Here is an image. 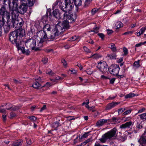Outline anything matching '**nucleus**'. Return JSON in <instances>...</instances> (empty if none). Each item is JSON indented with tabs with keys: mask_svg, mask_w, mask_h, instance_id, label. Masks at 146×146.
I'll use <instances>...</instances> for the list:
<instances>
[{
	"mask_svg": "<svg viewBox=\"0 0 146 146\" xmlns=\"http://www.w3.org/2000/svg\"><path fill=\"white\" fill-rule=\"evenodd\" d=\"M133 125V123L131 121H129L123 124L120 126V128L125 129L130 128V127Z\"/></svg>",
	"mask_w": 146,
	"mask_h": 146,
	"instance_id": "14",
	"label": "nucleus"
},
{
	"mask_svg": "<svg viewBox=\"0 0 146 146\" xmlns=\"http://www.w3.org/2000/svg\"><path fill=\"white\" fill-rule=\"evenodd\" d=\"M80 39V37L78 36H72L70 39V41H73L75 40H77L78 41Z\"/></svg>",
	"mask_w": 146,
	"mask_h": 146,
	"instance_id": "25",
	"label": "nucleus"
},
{
	"mask_svg": "<svg viewBox=\"0 0 146 146\" xmlns=\"http://www.w3.org/2000/svg\"><path fill=\"white\" fill-rule=\"evenodd\" d=\"M115 80V79L114 78L111 79L110 81V83L111 84H113L114 83Z\"/></svg>",
	"mask_w": 146,
	"mask_h": 146,
	"instance_id": "62",
	"label": "nucleus"
},
{
	"mask_svg": "<svg viewBox=\"0 0 146 146\" xmlns=\"http://www.w3.org/2000/svg\"><path fill=\"white\" fill-rule=\"evenodd\" d=\"M143 45V43H142V42H141L139 43L136 44L135 45V46L136 47H138L139 46H141L142 45Z\"/></svg>",
	"mask_w": 146,
	"mask_h": 146,
	"instance_id": "59",
	"label": "nucleus"
},
{
	"mask_svg": "<svg viewBox=\"0 0 146 146\" xmlns=\"http://www.w3.org/2000/svg\"><path fill=\"white\" fill-rule=\"evenodd\" d=\"M132 111V109H129L125 111L122 114L123 115H126L129 114L131 113Z\"/></svg>",
	"mask_w": 146,
	"mask_h": 146,
	"instance_id": "31",
	"label": "nucleus"
},
{
	"mask_svg": "<svg viewBox=\"0 0 146 146\" xmlns=\"http://www.w3.org/2000/svg\"><path fill=\"white\" fill-rule=\"evenodd\" d=\"M42 61L44 64H45L47 62L48 59L47 58H44L42 59Z\"/></svg>",
	"mask_w": 146,
	"mask_h": 146,
	"instance_id": "47",
	"label": "nucleus"
},
{
	"mask_svg": "<svg viewBox=\"0 0 146 146\" xmlns=\"http://www.w3.org/2000/svg\"><path fill=\"white\" fill-rule=\"evenodd\" d=\"M27 141V144L30 145L32 143V141L30 139H27L26 138Z\"/></svg>",
	"mask_w": 146,
	"mask_h": 146,
	"instance_id": "42",
	"label": "nucleus"
},
{
	"mask_svg": "<svg viewBox=\"0 0 146 146\" xmlns=\"http://www.w3.org/2000/svg\"><path fill=\"white\" fill-rule=\"evenodd\" d=\"M16 115L15 113H13V112L11 113L10 114V118H12L15 117V116Z\"/></svg>",
	"mask_w": 146,
	"mask_h": 146,
	"instance_id": "52",
	"label": "nucleus"
},
{
	"mask_svg": "<svg viewBox=\"0 0 146 146\" xmlns=\"http://www.w3.org/2000/svg\"><path fill=\"white\" fill-rule=\"evenodd\" d=\"M111 122L113 123L116 124L120 122L119 118H117L115 117H112L111 119Z\"/></svg>",
	"mask_w": 146,
	"mask_h": 146,
	"instance_id": "19",
	"label": "nucleus"
},
{
	"mask_svg": "<svg viewBox=\"0 0 146 146\" xmlns=\"http://www.w3.org/2000/svg\"><path fill=\"white\" fill-rule=\"evenodd\" d=\"M21 5L17 9L18 11L23 14L27 11V6L31 7L35 2V0H19Z\"/></svg>",
	"mask_w": 146,
	"mask_h": 146,
	"instance_id": "3",
	"label": "nucleus"
},
{
	"mask_svg": "<svg viewBox=\"0 0 146 146\" xmlns=\"http://www.w3.org/2000/svg\"><path fill=\"white\" fill-rule=\"evenodd\" d=\"M145 108H142L141 109L139 110L137 113H141L143 112L144 111H145Z\"/></svg>",
	"mask_w": 146,
	"mask_h": 146,
	"instance_id": "51",
	"label": "nucleus"
},
{
	"mask_svg": "<svg viewBox=\"0 0 146 146\" xmlns=\"http://www.w3.org/2000/svg\"><path fill=\"white\" fill-rule=\"evenodd\" d=\"M59 126L58 123V122H55L53 123L52 125V127L53 128V130L56 129Z\"/></svg>",
	"mask_w": 146,
	"mask_h": 146,
	"instance_id": "27",
	"label": "nucleus"
},
{
	"mask_svg": "<svg viewBox=\"0 0 146 146\" xmlns=\"http://www.w3.org/2000/svg\"><path fill=\"white\" fill-rule=\"evenodd\" d=\"M139 116L141 119L144 121L146 120V113L139 115Z\"/></svg>",
	"mask_w": 146,
	"mask_h": 146,
	"instance_id": "28",
	"label": "nucleus"
},
{
	"mask_svg": "<svg viewBox=\"0 0 146 146\" xmlns=\"http://www.w3.org/2000/svg\"><path fill=\"white\" fill-rule=\"evenodd\" d=\"M26 46L27 47H29L32 50H37V48H35L36 42V40L33 38H29L25 42Z\"/></svg>",
	"mask_w": 146,
	"mask_h": 146,
	"instance_id": "8",
	"label": "nucleus"
},
{
	"mask_svg": "<svg viewBox=\"0 0 146 146\" xmlns=\"http://www.w3.org/2000/svg\"><path fill=\"white\" fill-rule=\"evenodd\" d=\"M51 28L50 25L48 24H46L44 25L43 28V31H39L37 33V36L40 37V40L39 43L37 45L38 47H41L43 46L42 43L46 40L47 36L45 32L46 30L50 31Z\"/></svg>",
	"mask_w": 146,
	"mask_h": 146,
	"instance_id": "2",
	"label": "nucleus"
},
{
	"mask_svg": "<svg viewBox=\"0 0 146 146\" xmlns=\"http://www.w3.org/2000/svg\"><path fill=\"white\" fill-rule=\"evenodd\" d=\"M65 7H64V19L65 17H66L68 16H72L74 15L72 14V9L74 7L73 3L65 2Z\"/></svg>",
	"mask_w": 146,
	"mask_h": 146,
	"instance_id": "6",
	"label": "nucleus"
},
{
	"mask_svg": "<svg viewBox=\"0 0 146 146\" xmlns=\"http://www.w3.org/2000/svg\"><path fill=\"white\" fill-rule=\"evenodd\" d=\"M51 84L49 82H47L45 85L44 86H43L42 87L45 86L46 88H48L51 86Z\"/></svg>",
	"mask_w": 146,
	"mask_h": 146,
	"instance_id": "49",
	"label": "nucleus"
},
{
	"mask_svg": "<svg viewBox=\"0 0 146 146\" xmlns=\"http://www.w3.org/2000/svg\"><path fill=\"white\" fill-rule=\"evenodd\" d=\"M136 127L138 129H141L142 127V125L141 123H137L136 125Z\"/></svg>",
	"mask_w": 146,
	"mask_h": 146,
	"instance_id": "50",
	"label": "nucleus"
},
{
	"mask_svg": "<svg viewBox=\"0 0 146 146\" xmlns=\"http://www.w3.org/2000/svg\"><path fill=\"white\" fill-rule=\"evenodd\" d=\"M4 30L5 31H7L9 30V27L8 26H3Z\"/></svg>",
	"mask_w": 146,
	"mask_h": 146,
	"instance_id": "54",
	"label": "nucleus"
},
{
	"mask_svg": "<svg viewBox=\"0 0 146 146\" xmlns=\"http://www.w3.org/2000/svg\"><path fill=\"white\" fill-rule=\"evenodd\" d=\"M83 49L84 50L87 52L89 53L90 52V49H89L86 46H84L83 47Z\"/></svg>",
	"mask_w": 146,
	"mask_h": 146,
	"instance_id": "46",
	"label": "nucleus"
},
{
	"mask_svg": "<svg viewBox=\"0 0 146 146\" xmlns=\"http://www.w3.org/2000/svg\"><path fill=\"white\" fill-rule=\"evenodd\" d=\"M25 31L24 29H18L14 31L10 34L9 40L13 44L15 43L18 50H21V47L19 43L17 42V40L22 38L25 35Z\"/></svg>",
	"mask_w": 146,
	"mask_h": 146,
	"instance_id": "1",
	"label": "nucleus"
},
{
	"mask_svg": "<svg viewBox=\"0 0 146 146\" xmlns=\"http://www.w3.org/2000/svg\"><path fill=\"white\" fill-rule=\"evenodd\" d=\"M126 110L125 108H122L119 109L118 110V113L120 114Z\"/></svg>",
	"mask_w": 146,
	"mask_h": 146,
	"instance_id": "38",
	"label": "nucleus"
},
{
	"mask_svg": "<svg viewBox=\"0 0 146 146\" xmlns=\"http://www.w3.org/2000/svg\"><path fill=\"white\" fill-rule=\"evenodd\" d=\"M62 2H61V1L58 2V5L60 6V8L61 9L62 11H64V9L63 8V6L62 4Z\"/></svg>",
	"mask_w": 146,
	"mask_h": 146,
	"instance_id": "36",
	"label": "nucleus"
},
{
	"mask_svg": "<svg viewBox=\"0 0 146 146\" xmlns=\"http://www.w3.org/2000/svg\"><path fill=\"white\" fill-rule=\"evenodd\" d=\"M64 29L63 22L62 23L59 22L56 25V28L52 31L50 35L47 37L46 40L48 39H50L52 40L56 38L60 34Z\"/></svg>",
	"mask_w": 146,
	"mask_h": 146,
	"instance_id": "4",
	"label": "nucleus"
},
{
	"mask_svg": "<svg viewBox=\"0 0 146 146\" xmlns=\"http://www.w3.org/2000/svg\"><path fill=\"white\" fill-rule=\"evenodd\" d=\"M28 118L30 120L33 121H35L36 119V117L34 116H29Z\"/></svg>",
	"mask_w": 146,
	"mask_h": 146,
	"instance_id": "37",
	"label": "nucleus"
},
{
	"mask_svg": "<svg viewBox=\"0 0 146 146\" xmlns=\"http://www.w3.org/2000/svg\"><path fill=\"white\" fill-rule=\"evenodd\" d=\"M107 33L108 35H110L113 33V31L111 30L108 29L107 30Z\"/></svg>",
	"mask_w": 146,
	"mask_h": 146,
	"instance_id": "60",
	"label": "nucleus"
},
{
	"mask_svg": "<svg viewBox=\"0 0 146 146\" xmlns=\"http://www.w3.org/2000/svg\"><path fill=\"white\" fill-rule=\"evenodd\" d=\"M97 68L102 74H104L108 70V66L106 62L104 61H101L98 63Z\"/></svg>",
	"mask_w": 146,
	"mask_h": 146,
	"instance_id": "9",
	"label": "nucleus"
},
{
	"mask_svg": "<svg viewBox=\"0 0 146 146\" xmlns=\"http://www.w3.org/2000/svg\"><path fill=\"white\" fill-rule=\"evenodd\" d=\"M17 17V15L16 14H13L12 15V21L11 22L13 27L17 28L18 29V25L19 23V21L18 20L16 19V18Z\"/></svg>",
	"mask_w": 146,
	"mask_h": 146,
	"instance_id": "12",
	"label": "nucleus"
},
{
	"mask_svg": "<svg viewBox=\"0 0 146 146\" xmlns=\"http://www.w3.org/2000/svg\"><path fill=\"white\" fill-rule=\"evenodd\" d=\"M98 35L100 37L102 38V39H104L105 37V36L102 33H100L98 34Z\"/></svg>",
	"mask_w": 146,
	"mask_h": 146,
	"instance_id": "44",
	"label": "nucleus"
},
{
	"mask_svg": "<svg viewBox=\"0 0 146 146\" xmlns=\"http://www.w3.org/2000/svg\"><path fill=\"white\" fill-rule=\"evenodd\" d=\"M21 50L23 53L26 55H28L30 53V52L29 49H25L24 47H21Z\"/></svg>",
	"mask_w": 146,
	"mask_h": 146,
	"instance_id": "20",
	"label": "nucleus"
},
{
	"mask_svg": "<svg viewBox=\"0 0 146 146\" xmlns=\"http://www.w3.org/2000/svg\"><path fill=\"white\" fill-rule=\"evenodd\" d=\"M138 142L140 144L146 143V130H145L144 133L138 140Z\"/></svg>",
	"mask_w": 146,
	"mask_h": 146,
	"instance_id": "15",
	"label": "nucleus"
},
{
	"mask_svg": "<svg viewBox=\"0 0 146 146\" xmlns=\"http://www.w3.org/2000/svg\"><path fill=\"white\" fill-rule=\"evenodd\" d=\"M137 95L136 94H134V93H130L129 94L126 95L125 96V98L126 99L131 98L134 96H136Z\"/></svg>",
	"mask_w": 146,
	"mask_h": 146,
	"instance_id": "24",
	"label": "nucleus"
},
{
	"mask_svg": "<svg viewBox=\"0 0 146 146\" xmlns=\"http://www.w3.org/2000/svg\"><path fill=\"white\" fill-rule=\"evenodd\" d=\"M139 60L135 61L133 65V68H138L140 66Z\"/></svg>",
	"mask_w": 146,
	"mask_h": 146,
	"instance_id": "23",
	"label": "nucleus"
},
{
	"mask_svg": "<svg viewBox=\"0 0 146 146\" xmlns=\"http://www.w3.org/2000/svg\"><path fill=\"white\" fill-rule=\"evenodd\" d=\"M46 73L47 74L51 76H52L54 74V73L50 69H47L46 71Z\"/></svg>",
	"mask_w": 146,
	"mask_h": 146,
	"instance_id": "35",
	"label": "nucleus"
},
{
	"mask_svg": "<svg viewBox=\"0 0 146 146\" xmlns=\"http://www.w3.org/2000/svg\"><path fill=\"white\" fill-rule=\"evenodd\" d=\"M73 2L76 6H80L82 4V0H74Z\"/></svg>",
	"mask_w": 146,
	"mask_h": 146,
	"instance_id": "22",
	"label": "nucleus"
},
{
	"mask_svg": "<svg viewBox=\"0 0 146 146\" xmlns=\"http://www.w3.org/2000/svg\"><path fill=\"white\" fill-rule=\"evenodd\" d=\"M133 33V31H128V32H126L124 33L123 34V35H127L129 34H132Z\"/></svg>",
	"mask_w": 146,
	"mask_h": 146,
	"instance_id": "57",
	"label": "nucleus"
},
{
	"mask_svg": "<svg viewBox=\"0 0 146 146\" xmlns=\"http://www.w3.org/2000/svg\"><path fill=\"white\" fill-rule=\"evenodd\" d=\"M90 139H88L86 140L85 141L84 143H85L84 145H86V143H87L89 142H90Z\"/></svg>",
	"mask_w": 146,
	"mask_h": 146,
	"instance_id": "63",
	"label": "nucleus"
},
{
	"mask_svg": "<svg viewBox=\"0 0 146 146\" xmlns=\"http://www.w3.org/2000/svg\"><path fill=\"white\" fill-rule=\"evenodd\" d=\"M101 79H103V80H106V79H109V78L108 77H107L106 76H105L104 75H102L101 76Z\"/></svg>",
	"mask_w": 146,
	"mask_h": 146,
	"instance_id": "56",
	"label": "nucleus"
},
{
	"mask_svg": "<svg viewBox=\"0 0 146 146\" xmlns=\"http://www.w3.org/2000/svg\"><path fill=\"white\" fill-rule=\"evenodd\" d=\"M53 15L54 17L57 19L60 18V14L58 9H55L53 11Z\"/></svg>",
	"mask_w": 146,
	"mask_h": 146,
	"instance_id": "17",
	"label": "nucleus"
},
{
	"mask_svg": "<svg viewBox=\"0 0 146 146\" xmlns=\"http://www.w3.org/2000/svg\"><path fill=\"white\" fill-rule=\"evenodd\" d=\"M107 121V120L105 119H101L99 120L96 123V125L98 127H100L106 123Z\"/></svg>",
	"mask_w": 146,
	"mask_h": 146,
	"instance_id": "16",
	"label": "nucleus"
},
{
	"mask_svg": "<svg viewBox=\"0 0 146 146\" xmlns=\"http://www.w3.org/2000/svg\"><path fill=\"white\" fill-rule=\"evenodd\" d=\"M119 104V102H112L108 104L106 107V110H109L111 109L114 108Z\"/></svg>",
	"mask_w": 146,
	"mask_h": 146,
	"instance_id": "13",
	"label": "nucleus"
},
{
	"mask_svg": "<svg viewBox=\"0 0 146 146\" xmlns=\"http://www.w3.org/2000/svg\"><path fill=\"white\" fill-rule=\"evenodd\" d=\"M115 26L116 29H118L123 26V24L120 21L117 22L115 24Z\"/></svg>",
	"mask_w": 146,
	"mask_h": 146,
	"instance_id": "29",
	"label": "nucleus"
},
{
	"mask_svg": "<svg viewBox=\"0 0 146 146\" xmlns=\"http://www.w3.org/2000/svg\"><path fill=\"white\" fill-rule=\"evenodd\" d=\"M6 116L7 115H5V114H4L3 115V120L4 121H6Z\"/></svg>",
	"mask_w": 146,
	"mask_h": 146,
	"instance_id": "58",
	"label": "nucleus"
},
{
	"mask_svg": "<svg viewBox=\"0 0 146 146\" xmlns=\"http://www.w3.org/2000/svg\"><path fill=\"white\" fill-rule=\"evenodd\" d=\"M23 22L21 21L20 22L19 21V23H18V29L17 30L20 29L21 30V29H20L19 28L22 27V25H23Z\"/></svg>",
	"mask_w": 146,
	"mask_h": 146,
	"instance_id": "41",
	"label": "nucleus"
},
{
	"mask_svg": "<svg viewBox=\"0 0 146 146\" xmlns=\"http://www.w3.org/2000/svg\"><path fill=\"white\" fill-rule=\"evenodd\" d=\"M77 18L76 14H74L72 16H69L68 17H65V20H64V30L68 29H69L70 26L69 23L73 21H74Z\"/></svg>",
	"mask_w": 146,
	"mask_h": 146,
	"instance_id": "7",
	"label": "nucleus"
},
{
	"mask_svg": "<svg viewBox=\"0 0 146 146\" xmlns=\"http://www.w3.org/2000/svg\"><path fill=\"white\" fill-rule=\"evenodd\" d=\"M0 15L2 16V20L3 21L4 18H6L8 20L10 19V13L7 11L5 7L3 6H2L0 9Z\"/></svg>",
	"mask_w": 146,
	"mask_h": 146,
	"instance_id": "10",
	"label": "nucleus"
},
{
	"mask_svg": "<svg viewBox=\"0 0 146 146\" xmlns=\"http://www.w3.org/2000/svg\"><path fill=\"white\" fill-rule=\"evenodd\" d=\"M10 108H7V104H6V107L7 109V110H9L10 109H11V110L13 111H16L17 110H18L19 108V106H14L12 107H11V104H10Z\"/></svg>",
	"mask_w": 146,
	"mask_h": 146,
	"instance_id": "21",
	"label": "nucleus"
},
{
	"mask_svg": "<svg viewBox=\"0 0 146 146\" xmlns=\"http://www.w3.org/2000/svg\"><path fill=\"white\" fill-rule=\"evenodd\" d=\"M101 57V56L97 54H94L90 56L91 58L97 59Z\"/></svg>",
	"mask_w": 146,
	"mask_h": 146,
	"instance_id": "33",
	"label": "nucleus"
},
{
	"mask_svg": "<svg viewBox=\"0 0 146 146\" xmlns=\"http://www.w3.org/2000/svg\"><path fill=\"white\" fill-rule=\"evenodd\" d=\"M99 29V28H98L97 27H96L94 28V30L91 31V32H94L96 33L98 32V30Z\"/></svg>",
	"mask_w": 146,
	"mask_h": 146,
	"instance_id": "45",
	"label": "nucleus"
},
{
	"mask_svg": "<svg viewBox=\"0 0 146 146\" xmlns=\"http://www.w3.org/2000/svg\"><path fill=\"white\" fill-rule=\"evenodd\" d=\"M4 23V21H1L0 22V36H1L2 35L3 31L2 27L1 26V25H2L3 26Z\"/></svg>",
	"mask_w": 146,
	"mask_h": 146,
	"instance_id": "34",
	"label": "nucleus"
},
{
	"mask_svg": "<svg viewBox=\"0 0 146 146\" xmlns=\"http://www.w3.org/2000/svg\"><path fill=\"white\" fill-rule=\"evenodd\" d=\"M146 30V27H143L141 28L139 31L141 34H143Z\"/></svg>",
	"mask_w": 146,
	"mask_h": 146,
	"instance_id": "39",
	"label": "nucleus"
},
{
	"mask_svg": "<svg viewBox=\"0 0 146 146\" xmlns=\"http://www.w3.org/2000/svg\"><path fill=\"white\" fill-rule=\"evenodd\" d=\"M23 140L22 139H20L16 141L13 144L12 146H21Z\"/></svg>",
	"mask_w": 146,
	"mask_h": 146,
	"instance_id": "18",
	"label": "nucleus"
},
{
	"mask_svg": "<svg viewBox=\"0 0 146 146\" xmlns=\"http://www.w3.org/2000/svg\"><path fill=\"white\" fill-rule=\"evenodd\" d=\"M35 79L41 82H42L44 80V79L43 78H42L41 77H40L36 78H35Z\"/></svg>",
	"mask_w": 146,
	"mask_h": 146,
	"instance_id": "40",
	"label": "nucleus"
},
{
	"mask_svg": "<svg viewBox=\"0 0 146 146\" xmlns=\"http://www.w3.org/2000/svg\"><path fill=\"white\" fill-rule=\"evenodd\" d=\"M85 71L87 74L89 75H90L92 73V72L90 69H88L86 70Z\"/></svg>",
	"mask_w": 146,
	"mask_h": 146,
	"instance_id": "53",
	"label": "nucleus"
},
{
	"mask_svg": "<svg viewBox=\"0 0 146 146\" xmlns=\"http://www.w3.org/2000/svg\"><path fill=\"white\" fill-rule=\"evenodd\" d=\"M117 131V129L113 128L110 131L102 135V137L99 140L102 143H105L107 139H110L114 136Z\"/></svg>",
	"mask_w": 146,
	"mask_h": 146,
	"instance_id": "5",
	"label": "nucleus"
},
{
	"mask_svg": "<svg viewBox=\"0 0 146 146\" xmlns=\"http://www.w3.org/2000/svg\"><path fill=\"white\" fill-rule=\"evenodd\" d=\"M110 58L115 59L116 57V55L114 54L110 55L109 56Z\"/></svg>",
	"mask_w": 146,
	"mask_h": 146,
	"instance_id": "43",
	"label": "nucleus"
},
{
	"mask_svg": "<svg viewBox=\"0 0 146 146\" xmlns=\"http://www.w3.org/2000/svg\"><path fill=\"white\" fill-rule=\"evenodd\" d=\"M40 84L38 82H34L32 86L36 89H38L40 86Z\"/></svg>",
	"mask_w": 146,
	"mask_h": 146,
	"instance_id": "26",
	"label": "nucleus"
},
{
	"mask_svg": "<svg viewBox=\"0 0 146 146\" xmlns=\"http://www.w3.org/2000/svg\"><path fill=\"white\" fill-rule=\"evenodd\" d=\"M87 42L92 44H93L94 43L93 40L92 39L88 40Z\"/></svg>",
	"mask_w": 146,
	"mask_h": 146,
	"instance_id": "64",
	"label": "nucleus"
},
{
	"mask_svg": "<svg viewBox=\"0 0 146 146\" xmlns=\"http://www.w3.org/2000/svg\"><path fill=\"white\" fill-rule=\"evenodd\" d=\"M120 68L118 65L115 64L111 66L108 68V70L110 74L114 76H117L119 71Z\"/></svg>",
	"mask_w": 146,
	"mask_h": 146,
	"instance_id": "11",
	"label": "nucleus"
},
{
	"mask_svg": "<svg viewBox=\"0 0 146 146\" xmlns=\"http://www.w3.org/2000/svg\"><path fill=\"white\" fill-rule=\"evenodd\" d=\"M110 47L111 50L113 52H115L117 50L116 47H115L114 44H110Z\"/></svg>",
	"mask_w": 146,
	"mask_h": 146,
	"instance_id": "30",
	"label": "nucleus"
},
{
	"mask_svg": "<svg viewBox=\"0 0 146 146\" xmlns=\"http://www.w3.org/2000/svg\"><path fill=\"white\" fill-rule=\"evenodd\" d=\"M96 9H94L91 11V13L92 15H94L96 13Z\"/></svg>",
	"mask_w": 146,
	"mask_h": 146,
	"instance_id": "55",
	"label": "nucleus"
},
{
	"mask_svg": "<svg viewBox=\"0 0 146 146\" xmlns=\"http://www.w3.org/2000/svg\"><path fill=\"white\" fill-rule=\"evenodd\" d=\"M89 133V132L85 133L82 135V137L86 138L88 135Z\"/></svg>",
	"mask_w": 146,
	"mask_h": 146,
	"instance_id": "48",
	"label": "nucleus"
},
{
	"mask_svg": "<svg viewBox=\"0 0 146 146\" xmlns=\"http://www.w3.org/2000/svg\"><path fill=\"white\" fill-rule=\"evenodd\" d=\"M117 62H118L119 63L123 61V58L122 57H121L120 58H117Z\"/></svg>",
	"mask_w": 146,
	"mask_h": 146,
	"instance_id": "61",
	"label": "nucleus"
},
{
	"mask_svg": "<svg viewBox=\"0 0 146 146\" xmlns=\"http://www.w3.org/2000/svg\"><path fill=\"white\" fill-rule=\"evenodd\" d=\"M123 56L126 55L128 53V50L125 47H124L123 48Z\"/></svg>",
	"mask_w": 146,
	"mask_h": 146,
	"instance_id": "32",
	"label": "nucleus"
}]
</instances>
